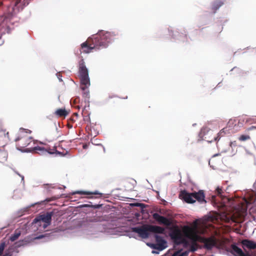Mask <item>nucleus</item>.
Masks as SVG:
<instances>
[{
	"mask_svg": "<svg viewBox=\"0 0 256 256\" xmlns=\"http://www.w3.org/2000/svg\"><path fill=\"white\" fill-rule=\"evenodd\" d=\"M116 36L114 32L100 31L89 37L85 42L81 44L80 54H88L94 50H98L106 48L110 42L114 40Z\"/></svg>",
	"mask_w": 256,
	"mask_h": 256,
	"instance_id": "1",
	"label": "nucleus"
},
{
	"mask_svg": "<svg viewBox=\"0 0 256 256\" xmlns=\"http://www.w3.org/2000/svg\"><path fill=\"white\" fill-rule=\"evenodd\" d=\"M88 87L86 88L84 90H82L84 91L82 96L84 98H88L89 97V91L88 90Z\"/></svg>",
	"mask_w": 256,
	"mask_h": 256,
	"instance_id": "28",
	"label": "nucleus"
},
{
	"mask_svg": "<svg viewBox=\"0 0 256 256\" xmlns=\"http://www.w3.org/2000/svg\"><path fill=\"white\" fill-rule=\"evenodd\" d=\"M97 221V220L94 219V220H92L91 222Z\"/></svg>",
	"mask_w": 256,
	"mask_h": 256,
	"instance_id": "31",
	"label": "nucleus"
},
{
	"mask_svg": "<svg viewBox=\"0 0 256 256\" xmlns=\"http://www.w3.org/2000/svg\"><path fill=\"white\" fill-rule=\"evenodd\" d=\"M216 193H217V194L219 196H222V190L221 188H219V187H218L216 190Z\"/></svg>",
	"mask_w": 256,
	"mask_h": 256,
	"instance_id": "29",
	"label": "nucleus"
},
{
	"mask_svg": "<svg viewBox=\"0 0 256 256\" xmlns=\"http://www.w3.org/2000/svg\"><path fill=\"white\" fill-rule=\"evenodd\" d=\"M69 114V112L67 111L65 108H58L54 112V114L58 117L65 118Z\"/></svg>",
	"mask_w": 256,
	"mask_h": 256,
	"instance_id": "18",
	"label": "nucleus"
},
{
	"mask_svg": "<svg viewBox=\"0 0 256 256\" xmlns=\"http://www.w3.org/2000/svg\"><path fill=\"white\" fill-rule=\"evenodd\" d=\"M61 78H60L59 80H60V81H62V80H60Z\"/></svg>",
	"mask_w": 256,
	"mask_h": 256,
	"instance_id": "34",
	"label": "nucleus"
},
{
	"mask_svg": "<svg viewBox=\"0 0 256 256\" xmlns=\"http://www.w3.org/2000/svg\"><path fill=\"white\" fill-rule=\"evenodd\" d=\"M33 148L35 152L40 155H46L48 154H54L58 152L56 146H52V148H51L49 146L46 144L36 146Z\"/></svg>",
	"mask_w": 256,
	"mask_h": 256,
	"instance_id": "5",
	"label": "nucleus"
},
{
	"mask_svg": "<svg viewBox=\"0 0 256 256\" xmlns=\"http://www.w3.org/2000/svg\"><path fill=\"white\" fill-rule=\"evenodd\" d=\"M188 233L187 236L192 240V242L197 243V242H201V239H202L203 236L196 234L192 228H188Z\"/></svg>",
	"mask_w": 256,
	"mask_h": 256,
	"instance_id": "13",
	"label": "nucleus"
},
{
	"mask_svg": "<svg viewBox=\"0 0 256 256\" xmlns=\"http://www.w3.org/2000/svg\"><path fill=\"white\" fill-rule=\"evenodd\" d=\"M8 132H6L4 130H0V148H4L8 144Z\"/></svg>",
	"mask_w": 256,
	"mask_h": 256,
	"instance_id": "15",
	"label": "nucleus"
},
{
	"mask_svg": "<svg viewBox=\"0 0 256 256\" xmlns=\"http://www.w3.org/2000/svg\"><path fill=\"white\" fill-rule=\"evenodd\" d=\"M21 234V232L18 230H16L14 231V234L11 235L10 237V240L11 242H14L18 238L20 237V236Z\"/></svg>",
	"mask_w": 256,
	"mask_h": 256,
	"instance_id": "21",
	"label": "nucleus"
},
{
	"mask_svg": "<svg viewBox=\"0 0 256 256\" xmlns=\"http://www.w3.org/2000/svg\"><path fill=\"white\" fill-rule=\"evenodd\" d=\"M61 78H60L59 80H60V81H62V80H60Z\"/></svg>",
	"mask_w": 256,
	"mask_h": 256,
	"instance_id": "35",
	"label": "nucleus"
},
{
	"mask_svg": "<svg viewBox=\"0 0 256 256\" xmlns=\"http://www.w3.org/2000/svg\"><path fill=\"white\" fill-rule=\"evenodd\" d=\"M42 236H38V237L36 238H42Z\"/></svg>",
	"mask_w": 256,
	"mask_h": 256,
	"instance_id": "32",
	"label": "nucleus"
},
{
	"mask_svg": "<svg viewBox=\"0 0 256 256\" xmlns=\"http://www.w3.org/2000/svg\"><path fill=\"white\" fill-rule=\"evenodd\" d=\"M154 238L156 243L152 244L150 246L152 248L158 250H162L166 248V242L162 236L156 234Z\"/></svg>",
	"mask_w": 256,
	"mask_h": 256,
	"instance_id": "9",
	"label": "nucleus"
},
{
	"mask_svg": "<svg viewBox=\"0 0 256 256\" xmlns=\"http://www.w3.org/2000/svg\"><path fill=\"white\" fill-rule=\"evenodd\" d=\"M170 236L174 240V242L177 244H186L188 243L186 240L182 238L181 232L178 228H175L172 231L170 234Z\"/></svg>",
	"mask_w": 256,
	"mask_h": 256,
	"instance_id": "8",
	"label": "nucleus"
},
{
	"mask_svg": "<svg viewBox=\"0 0 256 256\" xmlns=\"http://www.w3.org/2000/svg\"><path fill=\"white\" fill-rule=\"evenodd\" d=\"M132 232L138 234V236L142 238H148L150 232V224H143L140 226L132 228Z\"/></svg>",
	"mask_w": 256,
	"mask_h": 256,
	"instance_id": "6",
	"label": "nucleus"
},
{
	"mask_svg": "<svg viewBox=\"0 0 256 256\" xmlns=\"http://www.w3.org/2000/svg\"><path fill=\"white\" fill-rule=\"evenodd\" d=\"M74 116H75L76 117H78V114L77 112H75L74 114Z\"/></svg>",
	"mask_w": 256,
	"mask_h": 256,
	"instance_id": "30",
	"label": "nucleus"
},
{
	"mask_svg": "<svg viewBox=\"0 0 256 256\" xmlns=\"http://www.w3.org/2000/svg\"><path fill=\"white\" fill-rule=\"evenodd\" d=\"M201 242L204 244L203 248L208 250H211L214 248L218 247V240L214 236L210 237L203 236L201 239Z\"/></svg>",
	"mask_w": 256,
	"mask_h": 256,
	"instance_id": "4",
	"label": "nucleus"
},
{
	"mask_svg": "<svg viewBox=\"0 0 256 256\" xmlns=\"http://www.w3.org/2000/svg\"><path fill=\"white\" fill-rule=\"evenodd\" d=\"M150 232L163 234L165 232V229L160 226L150 224Z\"/></svg>",
	"mask_w": 256,
	"mask_h": 256,
	"instance_id": "17",
	"label": "nucleus"
},
{
	"mask_svg": "<svg viewBox=\"0 0 256 256\" xmlns=\"http://www.w3.org/2000/svg\"><path fill=\"white\" fill-rule=\"evenodd\" d=\"M227 251L230 252L234 256H252L249 252H244L235 244H231L230 248H228Z\"/></svg>",
	"mask_w": 256,
	"mask_h": 256,
	"instance_id": "10",
	"label": "nucleus"
},
{
	"mask_svg": "<svg viewBox=\"0 0 256 256\" xmlns=\"http://www.w3.org/2000/svg\"><path fill=\"white\" fill-rule=\"evenodd\" d=\"M6 246V244L5 242H2L0 244V256H2V254Z\"/></svg>",
	"mask_w": 256,
	"mask_h": 256,
	"instance_id": "27",
	"label": "nucleus"
},
{
	"mask_svg": "<svg viewBox=\"0 0 256 256\" xmlns=\"http://www.w3.org/2000/svg\"><path fill=\"white\" fill-rule=\"evenodd\" d=\"M61 78H60L59 80H60V81H62V80H60Z\"/></svg>",
	"mask_w": 256,
	"mask_h": 256,
	"instance_id": "36",
	"label": "nucleus"
},
{
	"mask_svg": "<svg viewBox=\"0 0 256 256\" xmlns=\"http://www.w3.org/2000/svg\"><path fill=\"white\" fill-rule=\"evenodd\" d=\"M140 204H136V206H139V205H140Z\"/></svg>",
	"mask_w": 256,
	"mask_h": 256,
	"instance_id": "33",
	"label": "nucleus"
},
{
	"mask_svg": "<svg viewBox=\"0 0 256 256\" xmlns=\"http://www.w3.org/2000/svg\"><path fill=\"white\" fill-rule=\"evenodd\" d=\"M78 74L80 80L81 89L84 90L86 88L90 86V80L88 70L86 68L84 60H80L79 62Z\"/></svg>",
	"mask_w": 256,
	"mask_h": 256,
	"instance_id": "3",
	"label": "nucleus"
},
{
	"mask_svg": "<svg viewBox=\"0 0 256 256\" xmlns=\"http://www.w3.org/2000/svg\"><path fill=\"white\" fill-rule=\"evenodd\" d=\"M225 134L224 128L222 129L218 134L216 137L214 136L215 140H218L221 136H223Z\"/></svg>",
	"mask_w": 256,
	"mask_h": 256,
	"instance_id": "25",
	"label": "nucleus"
},
{
	"mask_svg": "<svg viewBox=\"0 0 256 256\" xmlns=\"http://www.w3.org/2000/svg\"><path fill=\"white\" fill-rule=\"evenodd\" d=\"M2 38V35L0 34V39L1 38Z\"/></svg>",
	"mask_w": 256,
	"mask_h": 256,
	"instance_id": "37",
	"label": "nucleus"
},
{
	"mask_svg": "<svg viewBox=\"0 0 256 256\" xmlns=\"http://www.w3.org/2000/svg\"><path fill=\"white\" fill-rule=\"evenodd\" d=\"M224 4V2L221 0H216L212 4V9L214 10V12L220 8Z\"/></svg>",
	"mask_w": 256,
	"mask_h": 256,
	"instance_id": "22",
	"label": "nucleus"
},
{
	"mask_svg": "<svg viewBox=\"0 0 256 256\" xmlns=\"http://www.w3.org/2000/svg\"><path fill=\"white\" fill-rule=\"evenodd\" d=\"M202 246H200L197 243L191 242V244L190 246V251L192 252H194L198 248H201Z\"/></svg>",
	"mask_w": 256,
	"mask_h": 256,
	"instance_id": "23",
	"label": "nucleus"
},
{
	"mask_svg": "<svg viewBox=\"0 0 256 256\" xmlns=\"http://www.w3.org/2000/svg\"><path fill=\"white\" fill-rule=\"evenodd\" d=\"M16 145L20 148H24L29 146L33 142L32 138L27 135L16 139Z\"/></svg>",
	"mask_w": 256,
	"mask_h": 256,
	"instance_id": "11",
	"label": "nucleus"
},
{
	"mask_svg": "<svg viewBox=\"0 0 256 256\" xmlns=\"http://www.w3.org/2000/svg\"><path fill=\"white\" fill-rule=\"evenodd\" d=\"M53 212H47L46 213L39 214L34 220V223L42 222L45 224L43 227L46 228L48 226L50 225L52 221V217L53 216Z\"/></svg>",
	"mask_w": 256,
	"mask_h": 256,
	"instance_id": "7",
	"label": "nucleus"
},
{
	"mask_svg": "<svg viewBox=\"0 0 256 256\" xmlns=\"http://www.w3.org/2000/svg\"><path fill=\"white\" fill-rule=\"evenodd\" d=\"M179 198L186 203L193 204L197 200L200 203H206L205 196L202 190L198 192L188 193L186 190H182L179 194Z\"/></svg>",
	"mask_w": 256,
	"mask_h": 256,
	"instance_id": "2",
	"label": "nucleus"
},
{
	"mask_svg": "<svg viewBox=\"0 0 256 256\" xmlns=\"http://www.w3.org/2000/svg\"><path fill=\"white\" fill-rule=\"evenodd\" d=\"M73 194H87V195H91V194H96V195H102L101 193H100L98 191L95 192H89V191H83V190H78L72 193Z\"/></svg>",
	"mask_w": 256,
	"mask_h": 256,
	"instance_id": "19",
	"label": "nucleus"
},
{
	"mask_svg": "<svg viewBox=\"0 0 256 256\" xmlns=\"http://www.w3.org/2000/svg\"><path fill=\"white\" fill-rule=\"evenodd\" d=\"M200 134H202L204 137L203 140L208 142H212L216 141L214 139V137L213 138H210V137L208 136V135L212 136L213 134V132L210 130H208L206 128H204L202 130Z\"/></svg>",
	"mask_w": 256,
	"mask_h": 256,
	"instance_id": "16",
	"label": "nucleus"
},
{
	"mask_svg": "<svg viewBox=\"0 0 256 256\" xmlns=\"http://www.w3.org/2000/svg\"><path fill=\"white\" fill-rule=\"evenodd\" d=\"M152 218L159 224H162L167 226H170L172 224V222L170 219L160 215L158 213H154L152 214Z\"/></svg>",
	"mask_w": 256,
	"mask_h": 256,
	"instance_id": "12",
	"label": "nucleus"
},
{
	"mask_svg": "<svg viewBox=\"0 0 256 256\" xmlns=\"http://www.w3.org/2000/svg\"><path fill=\"white\" fill-rule=\"evenodd\" d=\"M242 247L246 252V249L254 250L256 248V242L248 239L242 240L240 242Z\"/></svg>",
	"mask_w": 256,
	"mask_h": 256,
	"instance_id": "14",
	"label": "nucleus"
},
{
	"mask_svg": "<svg viewBox=\"0 0 256 256\" xmlns=\"http://www.w3.org/2000/svg\"><path fill=\"white\" fill-rule=\"evenodd\" d=\"M8 152L4 150L0 149V162H4L6 161L8 158Z\"/></svg>",
	"mask_w": 256,
	"mask_h": 256,
	"instance_id": "20",
	"label": "nucleus"
},
{
	"mask_svg": "<svg viewBox=\"0 0 256 256\" xmlns=\"http://www.w3.org/2000/svg\"><path fill=\"white\" fill-rule=\"evenodd\" d=\"M188 252H180V250L177 251L175 252L172 256H188Z\"/></svg>",
	"mask_w": 256,
	"mask_h": 256,
	"instance_id": "24",
	"label": "nucleus"
},
{
	"mask_svg": "<svg viewBox=\"0 0 256 256\" xmlns=\"http://www.w3.org/2000/svg\"><path fill=\"white\" fill-rule=\"evenodd\" d=\"M250 136L248 135H241L239 138L238 140L240 141H246V140H250Z\"/></svg>",
	"mask_w": 256,
	"mask_h": 256,
	"instance_id": "26",
	"label": "nucleus"
}]
</instances>
